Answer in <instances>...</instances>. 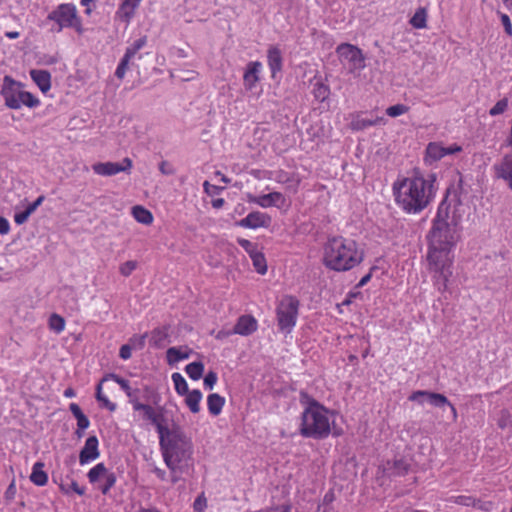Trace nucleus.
Wrapping results in <instances>:
<instances>
[{
    "mask_svg": "<svg viewBox=\"0 0 512 512\" xmlns=\"http://www.w3.org/2000/svg\"><path fill=\"white\" fill-rule=\"evenodd\" d=\"M467 210L458 198H446L439 205L428 234L427 260L439 289L447 288L453 274L454 250L461 238V222Z\"/></svg>",
    "mask_w": 512,
    "mask_h": 512,
    "instance_id": "1",
    "label": "nucleus"
},
{
    "mask_svg": "<svg viewBox=\"0 0 512 512\" xmlns=\"http://www.w3.org/2000/svg\"><path fill=\"white\" fill-rule=\"evenodd\" d=\"M437 192L436 176L425 177L419 171L398 176L392 184L395 204L406 214L421 213L434 200Z\"/></svg>",
    "mask_w": 512,
    "mask_h": 512,
    "instance_id": "2",
    "label": "nucleus"
},
{
    "mask_svg": "<svg viewBox=\"0 0 512 512\" xmlns=\"http://www.w3.org/2000/svg\"><path fill=\"white\" fill-rule=\"evenodd\" d=\"M159 435L163 460L170 470V480L176 484L182 475L193 467V445L191 440L178 427L168 428Z\"/></svg>",
    "mask_w": 512,
    "mask_h": 512,
    "instance_id": "3",
    "label": "nucleus"
},
{
    "mask_svg": "<svg viewBox=\"0 0 512 512\" xmlns=\"http://www.w3.org/2000/svg\"><path fill=\"white\" fill-rule=\"evenodd\" d=\"M365 257L361 245L350 238L334 237L323 247L322 263L335 272L350 271L359 266Z\"/></svg>",
    "mask_w": 512,
    "mask_h": 512,
    "instance_id": "4",
    "label": "nucleus"
},
{
    "mask_svg": "<svg viewBox=\"0 0 512 512\" xmlns=\"http://www.w3.org/2000/svg\"><path fill=\"white\" fill-rule=\"evenodd\" d=\"M340 416L317 402L310 403L302 414L300 433L305 437L323 439L330 434L340 435L342 428L337 421Z\"/></svg>",
    "mask_w": 512,
    "mask_h": 512,
    "instance_id": "5",
    "label": "nucleus"
},
{
    "mask_svg": "<svg viewBox=\"0 0 512 512\" xmlns=\"http://www.w3.org/2000/svg\"><path fill=\"white\" fill-rule=\"evenodd\" d=\"M0 93L5 105L10 109L18 110L23 106L33 109L39 107L41 104L37 96L24 89L23 83L14 80L10 76L3 78Z\"/></svg>",
    "mask_w": 512,
    "mask_h": 512,
    "instance_id": "6",
    "label": "nucleus"
},
{
    "mask_svg": "<svg viewBox=\"0 0 512 512\" xmlns=\"http://www.w3.org/2000/svg\"><path fill=\"white\" fill-rule=\"evenodd\" d=\"M48 19L58 25L59 31L64 28H72L78 34L84 33L83 23L78 14L77 7L72 3L59 4L49 13Z\"/></svg>",
    "mask_w": 512,
    "mask_h": 512,
    "instance_id": "7",
    "label": "nucleus"
},
{
    "mask_svg": "<svg viewBox=\"0 0 512 512\" xmlns=\"http://www.w3.org/2000/svg\"><path fill=\"white\" fill-rule=\"evenodd\" d=\"M462 151L463 147L455 142L431 141L426 145L423 161L427 166H434L445 157L456 155Z\"/></svg>",
    "mask_w": 512,
    "mask_h": 512,
    "instance_id": "8",
    "label": "nucleus"
},
{
    "mask_svg": "<svg viewBox=\"0 0 512 512\" xmlns=\"http://www.w3.org/2000/svg\"><path fill=\"white\" fill-rule=\"evenodd\" d=\"M299 303L292 296L283 297L277 306V321L281 331L289 333L296 325Z\"/></svg>",
    "mask_w": 512,
    "mask_h": 512,
    "instance_id": "9",
    "label": "nucleus"
},
{
    "mask_svg": "<svg viewBox=\"0 0 512 512\" xmlns=\"http://www.w3.org/2000/svg\"><path fill=\"white\" fill-rule=\"evenodd\" d=\"M130 404L132 405V408L138 419L153 424L156 427L159 435H161V431L164 432L163 430H167L169 428L163 424V409L161 407L152 406L142 402L140 396H138L136 399H133V402Z\"/></svg>",
    "mask_w": 512,
    "mask_h": 512,
    "instance_id": "10",
    "label": "nucleus"
},
{
    "mask_svg": "<svg viewBox=\"0 0 512 512\" xmlns=\"http://www.w3.org/2000/svg\"><path fill=\"white\" fill-rule=\"evenodd\" d=\"M340 62L349 71H360L365 67V57L362 51L349 43H343L336 49Z\"/></svg>",
    "mask_w": 512,
    "mask_h": 512,
    "instance_id": "11",
    "label": "nucleus"
},
{
    "mask_svg": "<svg viewBox=\"0 0 512 512\" xmlns=\"http://www.w3.org/2000/svg\"><path fill=\"white\" fill-rule=\"evenodd\" d=\"M89 482L96 486L103 494H107L116 483L115 474L104 463H98L87 473Z\"/></svg>",
    "mask_w": 512,
    "mask_h": 512,
    "instance_id": "12",
    "label": "nucleus"
},
{
    "mask_svg": "<svg viewBox=\"0 0 512 512\" xmlns=\"http://www.w3.org/2000/svg\"><path fill=\"white\" fill-rule=\"evenodd\" d=\"M132 167V161L124 158L121 162H97L92 165V170L99 176H114L121 172L129 171Z\"/></svg>",
    "mask_w": 512,
    "mask_h": 512,
    "instance_id": "13",
    "label": "nucleus"
},
{
    "mask_svg": "<svg viewBox=\"0 0 512 512\" xmlns=\"http://www.w3.org/2000/svg\"><path fill=\"white\" fill-rule=\"evenodd\" d=\"M272 223V218L269 214L260 211H253L245 218L236 222V225L242 228L259 229L268 228Z\"/></svg>",
    "mask_w": 512,
    "mask_h": 512,
    "instance_id": "14",
    "label": "nucleus"
},
{
    "mask_svg": "<svg viewBox=\"0 0 512 512\" xmlns=\"http://www.w3.org/2000/svg\"><path fill=\"white\" fill-rule=\"evenodd\" d=\"M291 206V202L289 199L285 197L280 192H271L267 194H262L260 199V207L261 208H271L275 207L283 212H287Z\"/></svg>",
    "mask_w": 512,
    "mask_h": 512,
    "instance_id": "15",
    "label": "nucleus"
},
{
    "mask_svg": "<svg viewBox=\"0 0 512 512\" xmlns=\"http://www.w3.org/2000/svg\"><path fill=\"white\" fill-rule=\"evenodd\" d=\"M409 400L416 402L419 405L430 404L435 407H441L448 404V399L444 395L427 391L413 392L409 396Z\"/></svg>",
    "mask_w": 512,
    "mask_h": 512,
    "instance_id": "16",
    "label": "nucleus"
},
{
    "mask_svg": "<svg viewBox=\"0 0 512 512\" xmlns=\"http://www.w3.org/2000/svg\"><path fill=\"white\" fill-rule=\"evenodd\" d=\"M194 354V350L188 345L173 346L167 349L165 354L166 363L171 367L189 359Z\"/></svg>",
    "mask_w": 512,
    "mask_h": 512,
    "instance_id": "17",
    "label": "nucleus"
},
{
    "mask_svg": "<svg viewBox=\"0 0 512 512\" xmlns=\"http://www.w3.org/2000/svg\"><path fill=\"white\" fill-rule=\"evenodd\" d=\"M100 456L99 441L96 436H89L79 454V463L87 465Z\"/></svg>",
    "mask_w": 512,
    "mask_h": 512,
    "instance_id": "18",
    "label": "nucleus"
},
{
    "mask_svg": "<svg viewBox=\"0 0 512 512\" xmlns=\"http://www.w3.org/2000/svg\"><path fill=\"white\" fill-rule=\"evenodd\" d=\"M495 176L512 190V156H505L494 167Z\"/></svg>",
    "mask_w": 512,
    "mask_h": 512,
    "instance_id": "19",
    "label": "nucleus"
},
{
    "mask_svg": "<svg viewBox=\"0 0 512 512\" xmlns=\"http://www.w3.org/2000/svg\"><path fill=\"white\" fill-rule=\"evenodd\" d=\"M142 0H123L116 11V18L129 24Z\"/></svg>",
    "mask_w": 512,
    "mask_h": 512,
    "instance_id": "20",
    "label": "nucleus"
},
{
    "mask_svg": "<svg viewBox=\"0 0 512 512\" xmlns=\"http://www.w3.org/2000/svg\"><path fill=\"white\" fill-rule=\"evenodd\" d=\"M262 64L258 61L250 62L245 70L243 81L247 90H253L260 79Z\"/></svg>",
    "mask_w": 512,
    "mask_h": 512,
    "instance_id": "21",
    "label": "nucleus"
},
{
    "mask_svg": "<svg viewBox=\"0 0 512 512\" xmlns=\"http://www.w3.org/2000/svg\"><path fill=\"white\" fill-rule=\"evenodd\" d=\"M31 79L36 84V86L39 88V90L46 94L51 89V74L42 69H32L29 72Z\"/></svg>",
    "mask_w": 512,
    "mask_h": 512,
    "instance_id": "22",
    "label": "nucleus"
},
{
    "mask_svg": "<svg viewBox=\"0 0 512 512\" xmlns=\"http://www.w3.org/2000/svg\"><path fill=\"white\" fill-rule=\"evenodd\" d=\"M257 327V320L253 316L243 315L238 319L234 327V333L247 336L255 332Z\"/></svg>",
    "mask_w": 512,
    "mask_h": 512,
    "instance_id": "23",
    "label": "nucleus"
},
{
    "mask_svg": "<svg viewBox=\"0 0 512 512\" xmlns=\"http://www.w3.org/2000/svg\"><path fill=\"white\" fill-rule=\"evenodd\" d=\"M130 214L133 219L144 226H151L154 222L152 212L143 205H134L130 209Z\"/></svg>",
    "mask_w": 512,
    "mask_h": 512,
    "instance_id": "24",
    "label": "nucleus"
},
{
    "mask_svg": "<svg viewBox=\"0 0 512 512\" xmlns=\"http://www.w3.org/2000/svg\"><path fill=\"white\" fill-rule=\"evenodd\" d=\"M69 409L77 420L76 434L80 438L83 436V432L90 426V421L87 418V416L82 412L78 404L71 403L69 405Z\"/></svg>",
    "mask_w": 512,
    "mask_h": 512,
    "instance_id": "25",
    "label": "nucleus"
},
{
    "mask_svg": "<svg viewBox=\"0 0 512 512\" xmlns=\"http://www.w3.org/2000/svg\"><path fill=\"white\" fill-rule=\"evenodd\" d=\"M182 397L184 398L185 405L191 413L197 414L201 411V401L203 399V394L200 390L193 389Z\"/></svg>",
    "mask_w": 512,
    "mask_h": 512,
    "instance_id": "26",
    "label": "nucleus"
},
{
    "mask_svg": "<svg viewBox=\"0 0 512 512\" xmlns=\"http://www.w3.org/2000/svg\"><path fill=\"white\" fill-rule=\"evenodd\" d=\"M107 380H112L115 383H117L121 387V389L125 392V394L127 395L130 403L133 402V399H136L139 396V390L133 389L126 379H124L116 374H109L104 378V381H107Z\"/></svg>",
    "mask_w": 512,
    "mask_h": 512,
    "instance_id": "27",
    "label": "nucleus"
},
{
    "mask_svg": "<svg viewBox=\"0 0 512 512\" xmlns=\"http://www.w3.org/2000/svg\"><path fill=\"white\" fill-rule=\"evenodd\" d=\"M268 65L272 73V78L276 77V74L281 71L282 68V54L277 47H271L268 50Z\"/></svg>",
    "mask_w": 512,
    "mask_h": 512,
    "instance_id": "28",
    "label": "nucleus"
},
{
    "mask_svg": "<svg viewBox=\"0 0 512 512\" xmlns=\"http://www.w3.org/2000/svg\"><path fill=\"white\" fill-rule=\"evenodd\" d=\"M30 480L37 486H44L48 482V475L44 471V463L36 462L32 467Z\"/></svg>",
    "mask_w": 512,
    "mask_h": 512,
    "instance_id": "29",
    "label": "nucleus"
},
{
    "mask_svg": "<svg viewBox=\"0 0 512 512\" xmlns=\"http://www.w3.org/2000/svg\"><path fill=\"white\" fill-rule=\"evenodd\" d=\"M225 405V398L218 393H212L207 397V407L211 415L217 416L222 412Z\"/></svg>",
    "mask_w": 512,
    "mask_h": 512,
    "instance_id": "30",
    "label": "nucleus"
},
{
    "mask_svg": "<svg viewBox=\"0 0 512 512\" xmlns=\"http://www.w3.org/2000/svg\"><path fill=\"white\" fill-rule=\"evenodd\" d=\"M312 94L317 101L323 102L330 95V88L321 78H314Z\"/></svg>",
    "mask_w": 512,
    "mask_h": 512,
    "instance_id": "31",
    "label": "nucleus"
},
{
    "mask_svg": "<svg viewBox=\"0 0 512 512\" xmlns=\"http://www.w3.org/2000/svg\"><path fill=\"white\" fill-rule=\"evenodd\" d=\"M184 370L191 380L198 381L203 377L205 365L201 360H197L187 364Z\"/></svg>",
    "mask_w": 512,
    "mask_h": 512,
    "instance_id": "32",
    "label": "nucleus"
},
{
    "mask_svg": "<svg viewBox=\"0 0 512 512\" xmlns=\"http://www.w3.org/2000/svg\"><path fill=\"white\" fill-rule=\"evenodd\" d=\"M171 380L174 386L176 393L179 396H184L189 393L191 390L189 389V385L183 375L179 372H174L171 375Z\"/></svg>",
    "mask_w": 512,
    "mask_h": 512,
    "instance_id": "33",
    "label": "nucleus"
},
{
    "mask_svg": "<svg viewBox=\"0 0 512 512\" xmlns=\"http://www.w3.org/2000/svg\"><path fill=\"white\" fill-rule=\"evenodd\" d=\"M427 9L419 7L410 19V24L416 29H424L427 26Z\"/></svg>",
    "mask_w": 512,
    "mask_h": 512,
    "instance_id": "34",
    "label": "nucleus"
},
{
    "mask_svg": "<svg viewBox=\"0 0 512 512\" xmlns=\"http://www.w3.org/2000/svg\"><path fill=\"white\" fill-rule=\"evenodd\" d=\"M255 271L260 275H265L268 270L267 261L263 252L259 249L250 256Z\"/></svg>",
    "mask_w": 512,
    "mask_h": 512,
    "instance_id": "35",
    "label": "nucleus"
},
{
    "mask_svg": "<svg viewBox=\"0 0 512 512\" xmlns=\"http://www.w3.org/2000/svg\"><path fill=\"white\" fill-rule=\"evenodd\" d=\"M146 37L136 39L125 51L124 56L129 60L135 58L138 52L146 45Z\"/></svg>",
    "mask_w": 512,
    "mask_h": 512,
    "instance_id": "36",
    "label": "nucleus"
},
{
    "mask_svg": "<svg viewBox=\"0 0 512 512\" xmlns=\"http://www.w3.org/2000/svg\"><path fill=\"white\" fill-rule=\"evenodd\" d=\"M96 399L100 402L101 406L113 412L116 409V404L109 400V398L103 394L102 385L97 386Z\"/></svg>",
    "mask_w": 512,
    "mask_h": 512,
    "instance_id": "37",
    "label": "nucleus"
},
{
    "mask_svg": "<svg viewBox=\"0 0 512 512\" xmlns=\"http://www.w3.org/2000/svg\"><path fill=\"white\" fill-rule=\"evenodd\" d=\"M59 489L64 494H69L70 492H75L78 495H83L85 493V489L80 487L75 480H71L70 484L60 483Z\"/></svg>",
    "mask_w": 512,
    "mask_h": 512,
    "instance_id": "38",
    "label": "nucleus"
},
{
    "mask_svg": "<svg viewBox=\"0 0 512 512\" xmlns=\"http://www.w3.org/2000/svg\"><path fill=\"white\" fill-rule=\"evenodd\" d=\"M49 327L56 333L62 332L65 328V321L63 317H61L58 314L51 315V317L49 318Z\"/></svg>",
    "mask_w": 512,
    "mask_h": 512,
    "instance_id": "39",
    "label": "nucleus"
},
{
    "mask_svg": "<svg viewBox=\"0 0 512 512\" xmlns=\"http://www.w3.org/2000/svg\"><path fill=\"white\" fill-rule=\"evenodd\" d=\"M408 468L409 464L406 461L397 460L393 463L392 467H389V470H391L389 474L395 476L403 475L408 471Z\"/></svg>",
    "mask_w": 512,
    "mask_h": 512,
    "instance_id": "40",
    "label": "nucleus"
},
{
    "mask_svg": "<svg viewBox=\"0 0 512 512\" xmlns=\"http://www.w3.org/2000/svg\"><path fill=\"white\" fill-rule=\"evenodd\" d=\"M408 106L404 104H396L386 109V114L392 118L402 116L408 112Z\"/></svg>",
    "mask_w": 512,
    "mask_h": 512,
    "instance_id": "41",
    "label": "nucleus"
},
{
    "mask_svg": "<svg viewBox=\"0 0 512 512\" xmlns=\"http://www.w3.org/2000/svg\"><path fill=\"white\" fill-rule=\"evenodd\" d=\"M137 266L138 263L135 260L125 261L119 266V272L121 273V275L127 277L136 270Z\"/></svg>",
    "mask_w": 512,
    "mask_h": 512,
    "instance_id": "42",
    "label": "nucleus"
},
{
    "mask_svg": "<svg viewBox=\"0 0 512 512\" xmlns=\"http://www.w3.org/2000/svg\"><path fill=\"white\" fill-rule=\"evenodd\" d=\"M508 107V100L507 99H501L495 103V105L489 110V114L491 116H497L506 111Z\"/></svg>",
    "mask_w": 512,
    "mask_h": 512,
    "instance_id": "43",
    "label": "nucleus"
},
{
    "mask_svg": "<svg viewBox=\"0 0 512 512\" xmlns=\"http://www.w3.org/2000/svg\"><path fill=\"white\" fill-rule=\"evenodd\" d=\"M238 244L245 250V252L249 255V257L259 250L257 244L247 240L240 238L237 240Z\"/></svg>",
    "mask_w": 512,
    "mask_h": 512,
    "instance_id": "44",
    "label": "nucleus"
},
{
    "mask_svg": "<svg viewBox=\"0 0 512 512\" xmlns=\"http://www.w3.org/2000/svg\"><path fill=\"white\" fill-rule=\"evenodd\" d=\"M377 125V121L368 118H358L352 122L353 129L362 130Z\"/></svg>",
    "mask_w": 512,
    "mask_h": 512,
    "instance_id": "45",
    "label": "nucleus"
},
{
    "mask_svg": "<svg viewBox=\"0 0 512 512\" xmlns=\"http://www.w3.org/2000/svg\"><path fill=\"white\" fill-rule=\"evenodd\" d=\"M218 380L217 373L214 371H209L203 379V385L206 389L212 390L214 386L216 385Z\"/></svg>",
    "mask_w": 512,
    "mask_h": 512,
    "instance_id": "46",
    "label": "nucleus"
},
{
    "mask_svg": "<svg viewBox=\"0 0 512 512\" xmlns=\"http://www.w3.org/2000/svg\"><path fill=\"white\" fill-rule=\"evenodd\" d=\"M131 60H129L128 58H126L125 56H123V58L121 59L119 65L117 66L116 68V71H115V75L119 78V79H123L128 68H129V63H130Z\"/></svg>",
    "mask_w": 512,
    "mask_h": 512,
    "instance_id": "47",
    "label": "nucleus"
},
{
    "mask_svg": "<svg viewBox=\"0 0 512 512\" xmlns=\"http://www.w3.org/2000/svg\"><path fill=\"white\" fill-rule=\"evenodd\" d=\"M207 507V499L205 498L204 495H199L194 503H193V508L196 512H203Z\"/></svg>",
    "mask_w": 512,
    "mask_h": 512,
    "instance_id": "48",
    "label": "nucleus"
},
{
    "mask_svg": "<svg viewBox=\"0 0 512 512\" xmlns=\"http://www.w3.org/2000/svg\"><path fill=\"white\" fill-rule=\"evenodd\" d=\"M29 217H30V215H28L25 210L24 211H16V213L14 215V221L16 224L21 225V224H24L28 220Z\"/></svg>",
    "mask_w": 512,
    "mask_h": 512,
    "instance_id": "49",
    "label": "nucleus"
},
{
    "mask_svg": "<svg viewBox=\"0 0 512 512\" xmlns=\"http://www.w3.org/2000/svg\"><path fill=\"white\" fill-rule=\"evenodd\" d=\"M9 232H10V223H9V221L6 218L0 216V234L1 235H6Z\"/></svg>",
    "mask_w": 512,
    "mask_h": 512,
    "instance_id": "50",
    "label": "nucleus"
},
{
    "mask_svg": "<svg viewBox=\"0 0 512 512\" xmlns=\"http://www.w3.org/2000/svg\"><path fill=\"white\" fill-rule=\"evenodd\" d=\"M144 391H145V393H146V396L144 397V399H145V400H147V401H148V400H152V402H153L154 404H156V403L158 402L159 397H158V395H157V394H155V393L152 391V389H151V388H149V387H147V386H146V387L144 388Z\"/></svg>",
    "mask_w": 512,
    "mask_h": 512,
    "instance_id": "51",
    "label": "nucleus"
},
{
    "mask_svg": "<svg viewBox=\"0 0 512 512\" xmlns=\"http://www.w3.org/2000/svg\"><path fill=\"white\" fill-rule=\"evenodd\" d=\"M132 355V348L130 345H123L121 348H120V357L124 360H127L131 357Z\"/></svg>",
    "mask_w": 512,
    "mask_h": 512,
    "instance_id": "52",
    "label": "nucleus"
},
{
    "mask_svg": "<svg viewBox=\"0 0 512 512\" xmlns=\"http://www.w3.org/2000/svg\"><path fill=\"white\" fill-rule=\"evenodd\" d=\"M203 187H204V190L207 194H210V195H214V194H218L219 191L221 190L220 188H218L217 186L215 185H212L210 184L209 182H204L203 184Z\"/></svg>",
    "mask_w": 512,
    "mask_h": 512,
    "instance_id": "53",
    "label": "nucleus"
},
{
    "mask_svg": "<svg viewBox=\"0 0 512 512\" xmlns=\"http://www.w3.org/2000/svg\"><path fill=\"white\" fill-rule=\"evenodd\" d=\"M501 21L505 27V30L508 34H512V24L509 17L506 14L501 15Z\"/></svg>",
    "mask_w": 512,
    "mask_h": 512,
    "instance_id": "54",
    "label": "nucleus"
},
{
    "mask_svg": "<svg viewBox=\"0 0 512 512\" xmlns=\"http://www.w3.org/2000/svg\"><path fill=\"white\" fill-rule=\"evenodd\" d=\"M80 3L83 7H85V13L90 15L93 10L94 0H81Z\"/></svg>",
    "mask_w": 512,
    "mask_h": 512,
    "instance_id": "55",
    "label": "nucleus"
},
{
    "mask_svg": "<svg viewBox=\"0 0 512 512\" xmlns=\"http://www.w3.org/2000/svg\"><path fill=\"white\" fill-rule=\"evenodd\" d=\"M457 503L461 504V505H465V506H470V505H473L475 506V501L469 497H465V496H460L457 498Z\"/></svg>",
    "mask_w": 512,
    "mask_h": 512,
    "instance_id": "56",
    "label": "nucleus"
},
{
    "mask_svg": "<svg viewBox=\"0 0 512 512\" xmlns=\"http://www.w3.org/2000/svg\"><path fill=\"white\" fill-rule=\"evenodd\" d=\"M246 199L248 202L254 203V204L260 206L261 195H254V194L248 193L246 195Z\"/></svg>",
    "mask_w": 512,
    "mask_h": 512,
    "instance_id": "57",
    "label": "nucleus"
},
{
    "mask_svg": "<svg viewBox=\"0 0 512 512\" xmlns=\"http://www.w3.org/2000/svg\"><path fill=\"white\" fill-rule=\"evenodd\" d=\"M373 270H374V268H372L368 274L364 275V276L360 279V281H359V283H358V286H359V287H363V286H365V285L370 281V279H371V277H372V271H373Z\"/></svg>",
    "mask_w": 512,
    "mask_h": 512,
    "instance_id": "58",
    "label": "nucleus"
},
{
    "mask_svg": "<svg viewBox=\"0 0 512 512\" xmlns=\"http://www.w3.org/2000/svg\"><path fill=\"white\" fill-rule=\"evenodd\" d=\"M509 423H510V417H509L508 413L504 412L503 419L499 421V426L504 428V427L508 426Z\"/></svg>",
    "mask_w": 512,
    "mask_h": 512,
    "instance_id": "59",
    "label": "nucleus"
},
{
    "mask_svg": "<svg viewBox=\"0 0 512 512\" xmlns=\"http://www.w3.org/2000/svg\"><path fill=\"white\" fill-rule=\"evenodd\" d=\"M225 201L222 198H217L212 201V206L216 209L221 208L224 205Z\"/></svg>",
    "mask_w": 512,
    "mask_h": 512,
    "instance_id": "60",
    "label": "nucleus"
},
{
    "mask_svg": "<svg viewBox=\"0 0 512 512\" xmlns=\"http://www.w3.org/2000/svg\"><path fill=\"white\" fill-rule=\"evenodd\" d=\"M251 174H252L254 177L258 178V179H262V178H272V176L267 175L266 173L262 175V173H261L260 171H258V170H253V171L251 172Z\"/></svg>",
    "mask_w": 512,
    "mask_h": 512,
    "instance_id": "61",
    "label": "nucleus"
},
{
    "mask_svg": "<svg viewBox=\"0 0 512 512\" xmlns=\"http://www.w3.org/2000/svg\"><path fill=\"white\" fill-rule=\"evenodd\" d=\"M154 473H155V475H156L159 479H161V480H165V478H166V472H165L164 470L159 469V468H156V469L154 470Z\"/></svg>",
    "mask_w": 512,
    "mask_h": 512,
    "instance_id": "62",
    "label": "nucleus"
},
{
    "mask_svg": "<svg viewBox=\"0 0 512 512\" xmlns=\"http://www.w3.org/2000/svg\"><path fill=\"white\" fill-rule=\"evenodd\" d=\"M64 396L67 397V398H73L76 396V392L73 388H67L65 391H64Z\"/></svg>",
    "mask_w": 512,
    "mask_h": 512,
    "instance_id": "63",
    "label": "nucleus"
},
{
    "mask_svg": "<svg viewBox=\"0 0 512 512\" xmlns=\"http://www.w3.org/2000/svg\"><path fill=\"white\" fill-rule=\"evenodd\" d=\"M19 35H20V34H19V32H17V31H9V32H6V33H5V36H6L7 38H9V39H16V38H18V37H19Z\"/></svg>",
    "mask_w": 512,
    "mask_h": 512,
    "instance_id": "64",
    "label": "nucleus"
}]
</instances>
